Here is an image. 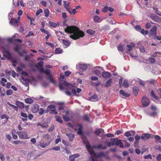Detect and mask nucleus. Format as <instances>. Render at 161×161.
<instances>
[{"instance_id": "412c9836", "label": "nucleus", "mask_w": 161, "mask_h": 161, "mask_svg": "<svg viewBox=\"0 0 161 161\" xmlns=\"http://www.w3.org/2000/svg\"><path fill=\"white\" fill-rule=\"evenodd\" d=\"M110 141L112 143V145H117V142H119V140H118L117 138H111L110 139Z\"/></svg>"}, {"instance_id": "338daca9", "label": "nucleus", "mask_w": 161, "mask_h": 161, "mask_svg": "<svg viewBox=\"0 0 161 161\" xmlns=\"http://www.w3.org/2000/svg\"><path fill=\"white\" fill-rule=\"evenodd\" d=\"M155 139L159 140H160L159 142L161 143V137L158 135H156L154 137Z\"/></svg>"}, {"instance_id": "8fccbe9b", "label": "nucleus", "mask_w": 161, "mask_h": 161, "mask_svg": "<svg viewBox=\"0 0 161 161\" xmlns=\"http://www.w3.org/2000/svg\"><path fill=\"white\" fill-rule=\"evenodd\" d=\"M139 50L142 53H145L146 52V50L144 47L143 46H141L139 48Z\"/></svg>"}, {"instance_id": "473e14b6", "label": "nucleus", "mask_w": 161, "mask_h": 161, "mask_svg": "<svg viewBox=\"0 0 161 161\" xmlns=\"http://www.w3.org/2000/svg\"><path fill=\"white\" fill-rule=\"evenodd\" d=\"M131 51V45H127V47L126 48L125 52L126 53L129 54H130L131 55L130 53Z\"/></svg>"}, {"instance_id": "a878e982", "label": "nucleus", "mask_w": 161, "mask_h": 161, "mask_svg": "<svg viewBox=\"0 0 161 161\" xmlns=\"http://www.w3.org/2000/svg\"><path fill=\"white\" fill-rule=\"evenodd\" d=\"M84 143L86 145V148L88 150H89L91 149V146L90 145L89 142L87 140L84 141Z\"/></svg>"}, {"instance_id": "a18cd8bd", "label": "nucleus", "mask_w": 161, "mask_h": 161, "mask_svg": "<svg viewBox=\"0 0 161 161\" xmlns=\"http://www.w3.org/2000/svg\"><path fill=\"white\" fill-rule=\"evenodd\" d=\"M39 114L40 115H42L44 112V110L43 108H40L39 110Z\"/></svg>"}, {"instance_id": "9d476101", "label": "nucleus", "mask_w": 161, "mask_h": 161, "mask_svg": "<svg viewBox=\"0 0 161 161\" xmlns=\"http://www.w3.org/2000/svg\"><path fill=\"white\" fill-rule=\"evenodd\" d=\"M39 105L37 104H34L32 106L31 109L33 113H36L39 110Z\"/></svg>"}, {"instance_id": "6e6552de", "label": "nucleus", "mask_w": 161, "mask_h": 161, "mask_svg": "<svg viewBox=\"0 0 161 161\" xmlns=\"http://www.w3.org/2000/svg\"><path fill=\"white\" fill-rule=\"evenodd\" d=\"M141 139V137L140 136H139L138 135H137L135 136V141L134 143V146L135 147H139V141Z\"/></svg>"}, {"instance_id": "e2e57ef3", "label": "nucleus", "mask_w": 161, "mask_h": 161, "mask_svg": "<svg viewBox=\"0 0 161 161\" xmlns=\"http://www.w3.org/2000/svg\"><path fill=\"white\" fill-rule=\"evenodd\" d=\"M95 73L98 76H100L101 75V72L98 70H95Z\"/></svg>"}, {"instance_id": "5fc2aeb1", "label": "nucleus", "mask_w": 161, "mask_h": 161, "mask_svg": "<svg viewBox=\"0 0 161 161\" xmlns=\"http://www.w3.org/2000/svg\"><path fill=\"white\" fill-rule=\"evenodd\" d=\"M0 158L1 161H4L5 159L4 156L1 153H0Z\"/></svg>"}, {"instance_id": "dca6fc26", "label": "nucleus", "mask_w": 161, "mask_h": 161, "mask_svg": "<svg viewBox=\"0 0 161 161\" xmlns=\"http://www.w3.org/2000/svg\"><path fill=\"white\" fill-rule=\"evenodd\" d=\"M10 23L15 27H17L18 26V21L17 19L14 18L11 19Z\"/></svg>"}, {"instance_id": "774afa93", "label": "nucleus", "mask_w": 161, "mask_h": 161, "mask_svg": "<svg viewBox=\"0 0 161 161\" xmlns=\"http://www.w3.org/2000/svg\"><path fill=\"white\" fill-rule=\"evenodd\" d=\"M44 137L45 140H48L50 138V136L48 134L44 135Z\"/></svg>"}, {"instance_id": "49530a36", "label": "nucleus", "mask_w": 161, "mask_h": 161, "mask_svg": "<svg viewBox=\"0 0 161 161\" xmlns=\"http://www.w3.org/2000/svg\"><path fill=\"white\" fill-rule=\"evenodd\" d=\"M49 23L51 26H52L54 28L56 27V26H57V24L55 23L52 22L51 21H49Z\"/></svg>"}, {"instance_id": "f8f14e48", "label": "nucleus", "mask_w": 161, "mask_h": 161, "mask_svg": "<svg viewBox=\"0 0 161 161\" xmlns=\"http://www.w3.org/2000/svg\"><path fill=\"white\" fill-rule=\"evenodd\" d=\"M15 104L18 107L21 109H23L25 107L24 103L18 101H17L16 102Z\"/></svg>"}, {"instance_id": "f03ea898", "label": "nucleus", "mask_w": 161, "mask_h": 161, "mask_svg": "<svg viewBox=\"0 0 161 161\" xmlns=\"http://www.w3.org/2000/svg\"><path fill=\"white\" fill-rule=\"evenodd\" d=\"M59 87L60 89L61 90H64V89L66 90H72V93L75 94L76 93L75 89H72L73 86L71 84L67 82L65 80L60 81Z\"/></svg>"}, {"instance_id": "ddd939ff", "label": "nucleus", "mask_w": 161, "mask_h": 161, "mask_svg": "<svg viewBox=\"0 0 161 161\" xmlns=\"http://www.w3.org/2000/svg\"><path fill=\"white\" fill-rule=\"evenodd\" d=\"M151 96L153 97L156 99L158 101V103H161V100L160 99L158 98V97H157L155 95L154 92V91L153 90H152L151 92Z\"/></svg>"}, {"instance_id": "a211bd4d", "label": "nucleus", "mask_w": 161, "mask_h": 161, "mask_svg": "<svg viewBox=\"0 0 161 161\" xmlns=\"http://www.w3.org/2000/svg\"><path fill=\"white\" fill-rule=\"evenodd\" d=\"M141 137L142 139L146 140L150 137V135L149 134L146 133L142 135Z\"/></svg>"}, {"instance_id": "13d9d810", "label": "nucleus", "mask_w": 161, "mask_h": 161, "mask_svg": "<svg viewBox=\"0 0 161 161\" xmlns=\"http://www.w3.org/2000/svg\"><path fill=\"white\" fill-rule=\"evenodd\" d=\"M144 158L145 159H147L148 158H150V159H152V157L151 154H149L148 155H145L144 156Z\"/></svg>"}, {"instance_id": "b1692460", "label": "nucleus", "mask_w": 161, "mask_h": 161, "mask_svg": "<svg viewBox=\"0 0 161 161\" xmlns=\"http://www.w3.org/2000/svg\"><path fill=\"white\" fill-rule=\"evenodd\" d=\"M66 136L69 137L70 141H73L74 138L75 137L74 135L71 133H66Z\"/></svg>"}, {"instance_id": "a19ab883", "label": "nucleus", "mask_w": 161, "mask_h": 161, "mask_svg": "<svg viewBox=\"0 0 161 161\" xmlns=\"http://www.w3.org/2000/svg\"><path fill=\"white\" fill-rule=\"evenodd\" d=\"M83 118L84 120L86 121H89L90 119L88 115L85 114L83 116Z\"/></svg>"}, {"instance_id": "2f4dec72", "label": "nucleus", "mask_w": 161, "mask_h": 161, "mask_svg": "<svg viewBox=\"0 0 161 161\" xmlns=\"http://www.w3.org/2000/svg\"><path fill=\"white\" fill-rule=\"evenodd\" d=\"M49 76L47 78V79L49 80L53 84H55L56 83V82L55 80L53 79V76L52 75H49Z\"/></svg>"}, {"instance_id": "de8ad7c7", "label": "nucleus", "mask_w": 161, "mask_h": 161, "mask_svg": "<svg viewBox=\"0 0 161 161\" xmlns=\"http://www.w3.org/2000/svg\"><path fill=\"white\" fill-rule=\"evenodd\" d=\"M141 32L142 34L145 35H147L148 33V31H145L143 29L141 30Z\"/></svg>"}, {"instance_id": "680f3d73", "label": "nucleus", "mask_w": 161, "mask_h": 161, "mask_svg": "<svg viewBox=\"0 0 161 161\" xmlns=\"http://www.w3.org/2000/svg\"><path fill=\"white\" fill-rule=\"evenodd\" d=\"M60 147L59 146H56L54 147L51 149V150H55L56 151H58L60 150Z\"/></svg>"}, {"instance_id": "39448f33", "label": "nucleus", "mask_w": 161, "mask_h": 161, "mask_svg": "<svg viewBox=\"0 0 161 161\" xmlns=\"http://www.w3.org/2000/svg\"><path fill=\"white\" fill-rule=\"evenodd\" d=\"M123 78H120L119 81V87L121 88L122 86H123L125 88H127L129 86L128 81L126 80H124L123 83L122 84Z\"/></svg>"}, {"instance_id": "f3484780", "label": "nucleus", "mask_w": 161, "mask_h": 161, "mask_svg": "<svg viewBox=\"0 0 161 161\" xmlns=\"http://www.w3.org/2000/svg\"><path fill=\"white\" fill-rule=\"evenodd\" d=\"M93 148H97L99 149L105 150L107 148L106 146H103L101 144H99L96 146H94Z\"/></svg>"}, {"instance_id": "393cba45", "label": "nucleus", "mask_w": 161, "mask_h": 161, "mask_svg": "<svg viewBox=\"0 0 161 161\" xmlns=\"http://www.w3.org/2000/svg\"><path fill=\"white\" fill-rule=\"evenodd\" d=\"M119 93L124 97H128L130 96V94L127 93L122 90H120Z\"/></svg>"}, {"instance_id": "69168bd1", "label": "nucleus", "mask_w": 161, "mask_h": 161, "mask_svg": "<svg viewBox=\"0 0 161 161\" xmlns=\"http://www.w3.org/2000/svg\"><path fill=\"white\" fill-rule=\"evenodd\" d=\"M44 73L46 74V75L48 76L51 75L50 70L48 69H47L46 70H45Z\"/></svg>"}, {"instance_id": "c03bdc74", "label": "nucleus", "mask_w": 161, "mask_h": 161, "mask_svg": "<svg viewBox=\"0 0 161 161\" xmlns=\"http://www.w3.org/2000/svg\"><path fill=\"white\" fill-rule=\"evenodd\" d=\"M64 5L65 8L66 9L68 8H69V3H68L66 1H64Z\"/></svg>"}, {"instance_id": "4468645a", "label": "nucleus", "mask_w": 161, "mask_h": 161, "mask_svg": "<svg viewBox=\"0 0 161 161\" xmlns=\"http://www.w3.org/2000/svg\"><path fill=\"white\" fill-rule=\"evenodd\" d=\"M108 152H107V154L106 155L103 152H101L100 153H97V156L98 157L101 158L103 157H105L106 158H108Z\"/></svg>"}, {"instance_id": "c9c22d12", "label": "nucleus", "mask_w": 161, "mask_h": 161, "mask_svg": "<svg viewBox=\"0 0 161 161\" xmlns=\"http://www.w3.org/2000/svg\"><path fill=\"white\" fill-rule=\"evenodd\" d=\"M55 118L56 121L60 122L61 123H62L63 122V120L61 118L58 116H55Z\"/></svg>"}, {"instance_id": "7c9ffc66", "label": "nucleus", "mask_w": 161, "mask_h": 161, "mask_svg": "<svg viewBox=\"0 0 161 161\" xmlns=\"http://www.w3.org/2000/svg\"><path fill=\"white\" fill-rule=\"evenodd\" d=\"M62 41L63 44L66 47H69L70 45V42L69 41L64 39H63Z\"/></svg>"}, {"instance_id": "0eeeda50", "label": "nucleus", "mask_w": 161, "mask_h": 161, "mask_svg": "<svg viewBox=\"0 0 161 161\" xmlns=\"http://www.w3.org/2000/svg\"><path fill=\"white\" fill-rule=\"evenodd\" d=\"M150 18L154 21L157 22H161V18L159 16L154 14H150Z\"/></svg>"}, {"instance_id": "423d86ee", "label": "nucleus", "mask_w": 161, "mask_h": 161, "mask_svg": "<svg viewBox=\"0 0 161 161\" xmlns=\"http://www.w3.org/2000/svg\"><path fill=\"white\" fill-rule=\"evenodd\" d=\"M142 103L143 107H147L150 104L149 100L146 97L144 96L142 98Z\"/></svg>"}, {"instance_id": "4d7b16f0", "label": "nucleus", "mask_w": 161, "mask_h": 161, "mask_svg": "<svg viewBox=\"0 0 161 161\" xmlns=\"http://www.w3.org/2000/svg\"><path fill=\"white\" fill-rule=\"evenodd\" d=\"M1 118L2 119H6L7 120H8L9 119V117L7 115L3 114L1 115Z\"/></svg>"}, {"instance_id": "6ab92c4d", "label": "nucleus", "mask_w": 161, "mask_h": 161, "mask_svg": "<svg viewBox=\"0 0 161 161\" xmlns=\"http://www.w3.org/2000/svg\"><path fill=\"white\" fill-rule=\"evenodd\" d=\"M104 133V130L102 129H97L95 130L94 133L97 136H99L102 133Z\"/></svg>"}, {"instance_id": "c756f323", "label": "nucleus", "mask_w": 161, "mask_h": 161, "mask_svg": "<svg viewBox=\"0 0 161 161\" xmlns=\"http://www.w3.org/2000/svg\"><path fill=\"white\" fill-rule=\"evenodd\" d=\"M86 32L89 35L93 36L94 35L95 33V31L92 29H88L86 31Z\"/></svg>"}, {"instance_id": "6e6d98bb", "label": "nucleus", "mask_w": 161, "mask_h": 161, "mask_svg": "<svg viewBox=\"0 0 161 161\" xmlns=\"http://www.w3.org/2000/svg\"><path fill=\"white\" fill-rule=\"evenodd\" d=\"M42 9L40 8L38 10L36 13V15L37 16L39 15L41 13H42Z\"/></svg>"}, {"instance_id": "3c124183", "label": "nucleus", "mask_w": 161, "mask_h": 161, "mask_svg": "<svg viewBox=\"0 0 161 161\" xmlns=\"http://www.w3.org/2000/svg\"><path fill=\"white\" fill-rule=\"evenodd\" d=\"M56 109L55 108L52 109V110H51V111H49L50 113V114H57L58 113V112H57L56 111Z\"/></svg>"}, {"instance_id": "052dcab7", "label": "nucleus", "mask_w": 161, "mask_h": 161, "mask_svg": "<svg viewBox=\"0 0 161 161\" xmlns=\"http://www.w3.org/2000/svg\"><path fill=\"white\" fill-rule=\"evenodd\" d=\"M40 30L42 32L45 34H49L48 32L47 31L44 29V28L40 29Z\"/></svg>"}, {"instance_id": "bb28decb", "label": "nucleus", "mask_w": 161, "mask_h": 161, "mask_svg": "<svg viewBox=\"0 0 161 161\" xmlns=\"http://www.w3.org/2000/svg\"><path fill=\"white\" fill-rule=\"evenodd\" d=\"M112 82V79H110L108 80L106 82L105 84V86L106 87H108L111 86V84Z\"/></svg>"}, {"instance_id": "f257e3e1", "label": "nucleus", "mask_w": 161, "mask_h": 161, "mask_svg": "<svg viewBox=\"0 0 161 161\" xmlns=\"http://www.w3.org/2000/svg\"><path fill=\"white\" fill-rule=\"evenodd\" d=\"M64 31L66 33L73 34L70 35L69 37L73 40H76L80 37H82L84 35V33L81 31L77 27L75 26H67L64 29Z\"/></svg>"}, {"instance_id": "1a4fd4ad", "label": "nucleus", "mask_w": 161, "mask_h": 161, "mask_svg": "<svg viewBox=\"0 0 161 161\" xmlns=\"http://www.w3.org/2000/svg\"><path fill=\"white\" fill-rule=\"evenodd\" d=\"M157 27L154 26L150 30V36H155L157 34Z\"/></svg>"}, {"instance_id": "5701e85b", "label": "nucleus", "mask_w": 161, "mask_h": 161, "mask_svg": "<svg viewBox=\"0 0 161 161\" xmlns=\"http://www.w3.org/2000/svg\"><path fill=\"white\" fill-rule=\"evenodd\" d=\"M139 88L137 86H135L133 88V92L134 95L135 96H136L138 93Z\"/></svg>"}, {"instance_id": "20e7f679", "label": "nucleus", "mask_w": 161, "mask_h": 161, "mask_svg": "<svg viewBox=\"0 0 161 161\" xmlns=\"http://www.w3.org/2000/svg\"><path fill=\"white\" fill-rule=\"evenodd\" d=\"M2 52L3 56L5 57L9 60H10L12 58V56L9 52V49L4 48L3 49Z\"/></svg>"}, {"instance_id": "0e129e2a", "label": "nucleus", "mask_w": 161, "mask_h": 161, "mask_svg": "<svg viewBox=\"0 0 161 161\" xmlns=\"http://www.w3.org/2000/svg\"><path fill=\"white\" fill-rule=\"evenodd\" d=\"M13 93V92L11 90H8L6 92V94L8 95H11Z\"/></svg>"}, {"instance_id": "2eb2a0df", "label": "nucleus", "mask_w": 161, "mask_h": 161, "mask_svg": "<svg viewBox=\"0 0 161 161\" xmlns=\"http://www.w3.org/2000/svg\"><path fill=\"white\" fill-rule=\"evenodd\" d=\"M20 115L24 118H21V120L22 121H27L28 115L26 113L21 112L20 113Z\"/></svg>"}, {"instance_id": "7ed1b4c3", "label": "nucleus", "mask_w": 161, "mask_h": 161, "mask_svg": "<svg viewBox=\"0 0 161 161\" xmlns=\"http://www.w3.org/2000/svg\"><path fill=\"white\" fill-rule=\"evenodd\" d=\"M17 133L19 138L23 139H27L29 138L28 136V134L26 131H18Z\"/></svg>"}, {"instance_id": "603ef678", "label": "nucleus", "mask_w": 161, "mask_h": 161, "mask_svg": "<svg viewBox=\"0 0 161 161\" xmlns=\"http://www.w3.org/2000/svg\"><path fill=\"white\" fill-rule=\"evenodd\" d=\"M108 9V7L107 6H105L102 9V12L106 13L107 12Z\"/></svg>"}, {"instance_id": "37998d69", "label": "nucleus", "mask_w": 161, "mask_h": 161, "mask_svg": "<svg viewBox=\"0 0 161 161\" xmlns=\"http://www.w3.org/2000/svg\"><path fill=\"white\" fill-rule=\"evenodd\" d=\"M27 52L26 50H23L22 51V52H18L19 54L21 56H23V53L27 54Z\"/></svg>"}, {"instance_id": "bf43d9fd", "label": "nucleus", "mask_w": 161, "mask_h": 161, "mask_svg": "<svg viewBox=\"0 0 161 161\" xmlns=\"http://www.w3.org/2000/svg\"><path fill=\"white\" fill-rule=\"evenodd\" d=\"M149 61L151 63H153L155 62V59L153 58H150L149 59Z\"/></svg>"}, {"instance_id": "79ce46f5", "label": "nucleus", "mask_w": 161, "mask_h": 161, "mask_svg": "<svg viewBox=\"0 0 161 161\" xmlns=\"http://www.w3.org/2000/svg\"><path fill=\"white\" fill-rule=\"evenodd\" d=\"M63 118L64 120L66 122H68L69 120V117L66 115H62Z\"/></svg>"}, {"instance_id": "4be33fe9", "label": "nucleus", "mask_w": 161, "mask_h": 161, "mask_svg": "<svg viewBox=\"0 0 161 161\" xmlns=\"http://www.w3.org/2000/svg\"><path fill=\"white\" fill-rule=\"evenodd\" d=\"M79 68L80 70H84L87 69V66L86 64H79Z\"/></svg>"}, {"instance_id": "72a5a7b5", "label": "nucleus", "mask_w": 161, "mask_h": 161, "mask_svg": "<svg viewBox=\"0 0 161 161\" xmlns=\"http://www.w3.org/2000/svg\"><path fill=\"white\" fill-rule=\"evenodd\" d=\"M117 49L119 51H120L121 52H123L124 51V49L125 47L124 46L119 44L118 45V46L117 47Z\"/></svg>"}, {"instance_id": "58836bf2", "label": "nucleus", "mask_w": 161, "mask_h": 161, "mask_svg": "<svg viewBox=\"0 0 161 161\" xmlns=\"http://www.w3.org/2000/svg\"><path fill=\"white\" fill-rule=\"evenodd\" d=\"M63 52V50L60 48H57L55 49V52L57 54H59Z\"/></svg>"}, {"instance_id": "09e8293b", "label": "nucleus", "mask_w": 161, "mask_h": 161, "mask_svg": "<svg viewBox=\"0 0 161 161\" xmlns=\"http://www.w3.org/2000/svg\"><path fill=\"white\" fill-rule=\"evenodd\" d=\"M47 145V143L41 142L39 144V146L42 148H44Z\"/></svg>"}, {"instance_id": "4c0bfd02", "label": "nucleus", "mask_w": 161, "mask_h": 161, "mask_svg": "<svg viewBox=\"0 0 161 161\" xmlns=\"http://www.w3.org/2000/svg\"><path fill=\"white\" fill-rule=\"evenodd\" d=\"M100 19V18L99 16L95 15L94 17V21L95 22H99Z\"/></svg>"}, {"instance_id": "aec40b11", "label": "nucleus", "mask_w": 161, "mask_h": 161, "mask_svg": "<svg viewBox=\"0 0 161 161\" xmlns=\"http://www.w3.org/2000/svg\"><path fill=\"white\" fill-rule=\"evenodd\" d=\"M55 108V105L53 104H50L47 107L46 110L47 112H46V113H47V112H49L52 109H54Z\"/></svg>"}, {"instance_id": "e433bc0d", "label": "nucleus", "mask_w": 161, "mask_h": 161, "mask_svg": "<svg viewBox=\"0 0 161 161\" xmlns=\"http://www.w3.org/2000/svg\"><path fill=\"white\" fill-rule=\"evenodd\" d=\"M44 13L45 17H48L49 16V11L48 9H44Z\"/></svg>"}, {"instance_id": "864d4df0", "label": "nucleus", "mask_w": 161, "mask_h": 161, "mask_svg": "<svg viewBox=\"0 0 161 161\" xmlns=\"http://www.w3.org/2000/svg\"><path fill=\"white\" fill-rule=\"evenodd\" d=\"M75 157L74 156L71 155L69 156V160L70 161H75Z\"/></svg>"}, {"instance_id": "c85d7f7f", "label": "nucleus", "mask_w": 161, "mask_h": 161, "mask_svg": "<svg viewBox=\"0 0 161 161\" xmlns=\"http://www.w3.org/2000/svg\"><path fill=\"white\" fill-rule=\"evenodd\" d=\"M97 96L96 94L94 95L90 98V100H92V101H96L97 100Z\"/></svg>"}, {"instance_id": "f704fd0d", "label": "nucleus", "mask_w": 161, "mask_h": 161, "mask_svg": "<svg viewBox=\"0 0 161 161\" xmlns=\"http://www.w3.org/2000/svg\"><path fill=\"white\" fill-rule=\"evenodd\" d=\"M7 82V80L5 78H2L1 79L0 82L3 86H6L5 83Z\"/></svg>"}, {"instance_id": "ea45409f", "label": "nucleus", "mask_w": 161, "mask_h": 161, "mask_svg": "<svg viewBox=\"0 0 161 161\" xmlns=\"http://www.w3.org/2000/svg\"><path fill=\"white\" fill-rule=\"evenodd\" d=\"M7 104H8L11 107H12V108H13L16 111H17L18 110V107L15 106V105H13V104H10L9 102H7Z\"/></svg>"}, {"instance_id": "9b49d317", "label": "nucleus", "mask_w": 161, "mask_h": 161, "mask_svg": "<svg viewBox=\"0 0 161 161\" xmlns=\"http://www.w3.org/2000/svg\"><path fill=\"white\" fill-rule=\"evenodd\" d=\"M102 75L103 78H107L111 77L112 75L109 72L104 71L102 73Z\"/></svg>"}, {"instance_id": "cd10ccee", "label": "nucleus", "mask_w": 161, "mask_h": 161, "mask_svg": "<svg viewBox=\"0 0 161 161\" xmlns=\"http://www.w3.org/2000/svg\"><path fill=\"white\" fill-rule=\"evenodd\" d=\"M25 102L26 103L30 104L33 103L34 100L31 98H27L25 99Z\"/></svg>"}]
</instances>
